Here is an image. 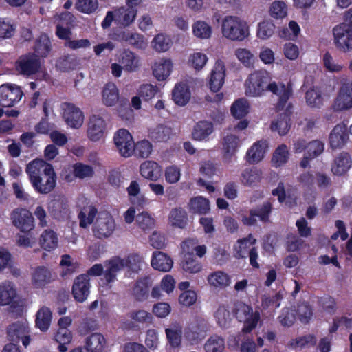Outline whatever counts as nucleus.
I'll return each instance as SVG.
<instances>
[{
    "label": "nucleus",
    "instance_id": "nucleus-1",
    "mask_svg": "<svg viewBox=\"0 0 352 352\" xmlns=\"http://www.w3.org/2000/svg\"><path fill=\"white\" fill-rule=\"evenodd\" d=\"M25 172L34 190L41 194L52 192L56 184L53 166L43 160L36 159L26 166Z\"/></svg>",
    "mask_w": 352,
    "mask_h": 352
},
{
    "label": "nucleus",
    "instance_id": "nucleus-2",
    "mask_svg": "<svg viewBox=\"0 0 352 352\" xmlns=\"http://www.w3.org/2000/svg\"><path fill=\"white\" fill-rule=\"evenodd\" d=\"M221 34L226 38L232 41H243L250 35L248 23L237 16H225L221 22Z\"/></svg>",
    "mask_w": 352,
    "mask_h": 352
},
{
    "label": "nucleus",
    "instance_id": "nucleus-3",
    "mask_svg": "<svg viewBox=\"0 0 352 352\" xmlns=\"http://www.w3.org/2000/svg\"><path fill=\"white\" fill-rule=\"evenodd\" d=\"M270 74L265 71H256L249 75L245 82V95L250 97H260L267 90Z\"/></svg>",
    "mask_w": 352,
    "mask_h": 352
},
{
    "label": "nucleus",
    "instance_id": "nucleus-4",
    "mask_svg": "<svg viewBox=\"0 0 352 352\" xmlns=\"http://www.w3.org/2000/svg\"><path fill=\"white\" fill-rule=\"evenodd\" d=\"M235 314L239 320L243 322L242 331L245 333L255 329L261 318L259 312L254 311L250 306L243 302L236 304Z\"/></svg>",
    "mask_w": 352,
    "mask_h": 352
},
{
    "label": "nucleus",
    "instance_id": "nucleus-5",
    "mask_svg": "<svg viewBox=\"0 0 352 352\" xmlns=\"http://www.w3.org/2000/svg\"><path fill=\"white\" fill-rule=\"evenodd\" d=\"M333 42L342 52L352 50V29L345 23H340L333 28Z\"/></svg>",
    "mask_w": 352,
    "mask_h": 352
},
{
    "label": "nucleus",
    "instance_id": "nucleus-6",
    "mask_svg": "<svg viewBox=\"0 0 352 352\" xmlns=\"http://www.w3.org/2000/svg\"><path fill=\"white\" fill-rule=\"evenodd\" d=\"M206 331V320L201 317L195 316L190 319L186 328L184 336L191 344H195L204 338Z\"/></svg>",
    "mask_w": 352,
    "mask_h": 352
},
{
    "label": "nucleus",
    "instance_id": "nucleus-7",
    "mask_svg": "<svg viewBox=\"0 0 352 352\" xmlns=\"http://www.w3.org/2000/svg\"><path fill=\"white\" fill-rule=\"evenodd\" d=\"M116 228L113 217L109 213H101L93 226V234L98 239L107 238L112 235Z\"/></svg>",
    "mask_w": 352,
    "mask_h": 352
},
{
    "label": "nucleus",
    "instance_id": "nucleus-8",
    "mask_svg": "<svg viewBox=\"0 0 352 352\" xmlns=\"http://www.w3.org/2000/svg\"><path fill=\"white\" fill-rule=\"evenodd\" d=\"M332 107L336 111L352 108V81L345 80L342 82Z\"/></svg>",
    "mask_w": 352,
    "mask_h": 352
},
{
    "label": "nucleus",
    "instance_id": "nucleus-9",
    "mask_svg": "<svg viewBox=\"0 0 352 352\" xmlns=\"http://www.w3.org/2000/svg\"><path fill=\"white\" fill-rule=\"evenodd\" d=\"M30 328L26 320L17 321L10 325L8 335L10 340L14 342L22 341L23 344L27 346L30 342Z\"/></svg>",
    "mask_w": 352,
    "mask_h": 352
},
{
    "label": "nucleus",
    "instance_id": "nucleus-10",
    "mask_svg": "<svg viewBox=\"0 0 352 352\" xmlns=\"http://www.w3.org/2000/svg\"><path fill=\"white\" fill-rule=\"evenodd\" d=\"M40 67V61L35 54L28 53L21 56L15 63L16 71L24 76L36 73Z\"/></svg>",
    "mask_w": 352,
    "mask_h": 352
},
{
    "label": "nucleus",
    "instance_id": "nucleus-11",
    "mask_svg": "<svg viewBox=\"0 0 352 352\" xmlns=\"http://www.w3.org/2000/svg\"><path fill=\"white\" fill-rule=\"evenodd\" d=\"M63 118L68 126L79 129L83 124L84 115L76 105L69 102L62 104Z\"/></svg>",
    "mask_w": 352,
    "mask_h": 352
},
{
    "label": "nucleus",
    "instance_id": "nucleus-12",
    "mask_svg": "<svg viewBox=\"0 0 352 352\" xmlns=\"http://www.w3.org/2000/svg\"><path fill=\"white\" fill-rule=\"evenodd\" d=\"M13 225L22 232H29L34 227V220L32 213L24 208H16L11 214Z\"/></svg>",
    "mask_w": 352,
    "mask_h": 352
},
{
    "label": "nucleus",
    "instance_id": "nucleus-13",
    "mask_svg": "<svg viewBox=\"0 0 352 352\" xmlns=\"http://www.w3.org/2000/svg\"><path fill=\"white\" fill-rule=\"evenodd\" d=\"M114 142L122 156L129 157L133 153L134 142L127 130L123 129L118 130L114 135Z\"/></svg>",
    "mask_w": 352,
    "mask_h": 352
},
{
    "label": "nucleus",
    "instance_id": "nucleus-14",
    "mask_svg": "<svg viewBox=\"0 0 352 352\" xmlns=\"http://www.w3.org/2000/svg\"><path fill=\"white\" fill-rule=\"evenodd\" d=\"M78 206L80 208L78 213L79 226L80 228H87L93 223L98 213L97 209L92 204H89L87 199L79 198Z\"/></svg>",
    "mask_w": 352,
    "mask_h": 352
},
{
    "label": "nucleus",
    "instance_id": "nucleus-15",
    "mask_svg": "<svg viewBox=\"0 0 352 352\" xmlns=\"http://www.w3.org/2000/svg\"><path fill=\"white\" fill-rule=\"evenodd\" d=\"M23 92L20 87L12 85H2L0 87V104L3 107H12L22 98Z\"/></svg>",
    "mask_w": 352,
    "mask_h": 352
},
{
    "label": "nucleus",
    "instance_id": "nucleus-16",
    "mask_svg": "<svg viewBox=\"0 0 352 352\" xmlns=\"http://www.w3.org/2000/svg\"><path fill=\"white\" fill-rule=\"evenodd\" d=\"M278 98V107H283L292 96L293 90L291 83L285 85L282 82L270 80L267 90Z\"/></svg>",
    "mask_w": 352,
    "mask_h": 352
},
{
    "label": "nucleus",
    "instance_id": "nucleus-17",
    "mask_svg": "<svg viewBox=\"0 0 352 352\" xmlns=\"http://www.w3.org/2000/svg\"><path fill=\"white\" fill-rule=\"evenodd\" d=\"M106 129L104 120L96 115L91 116L87 123V137L92 142L100 141L104 136Z\"/></svg>",
    "mask_w": 352,
    "mask_h": 352
},
{
    "label": "nucleus",
    "instance_id": "nucleus-18",
    "mask_svg": "<svg viewBox=\"0 0 352 352\" xmlns=\"http://www.w3.org/2000/svg\"><path fill=\"white\" fill-rule=\"evenodd\" d=\"M17 293L14 285L9 281L0 284V305L4 306L11 303H17V312L22 311L23 303L16 301Z\"/></svg>",
    "mask_w": 352,
    "mask_h": 352
},
{
    "label": "nucleus",
    "instance_id": "nucleus-19",
    "mask_svg": "<svg viewBox=\"0 0 352 352\" xmlns=\"http://www.w3.org/2000/svg\"><path fill=\"white\" fill-rule=\"evenodd\" d=\"M72 295L80 302L87 300L90 292V283L88 275L81 274L77 276L73 283Z\"/></svg>",
    "mask_w": 352,
    "mask_h": 352
},
{
    "label": "nucleus",
    "instance_id": "nucleus-20",
    "mask_svg": "<svg viewBox=\"0 0 352 352\" xmlns=\"http://www.w3.org/2000/svg\"><path fill=\"white\" fill-rule=\"evenodd\" d=\"M226 68L223 60H217L210 75L209 86L212 91H218L222 87L226 77Z\"/></svg>",
    "mask_w": 352,
    "mask_h": 352
},
{
    "label": "nucleus",
    "instance_id": "nucleus-21",
    "mask_svg": "<svg viewBox=\"0 0 352 352\" xmlns=\"http://www.w3.org/2000/svg\"><path fill=\"white\" fill-rule=\"evenodd\" d=\"M239 138L234 134L226 135L222 142L223 157L226 163H230L240 147Z\"/></svg>",
    "mask_w": 352,
    "mask_h": 352
},
{
    "label": "nucleus",
    "instance_id": "nucleus-22",
    "mask_svg": "<svg viewBox=\"0 0 352 352\" xmlns=\"http://www.w3.org/2000/svg\"><path fill=\"white\" fill-rule=\"evenodd\" d=\"M117 60L129 72L137 71L140 66V58L129 50H123L117 55Z\"/></svg>",
    "mask_w": 352,
    "mask_h": 352
},
{
    "label": "nucleus",
    "instance_id": "nucleus-23",
    "mask_svg": "<svg viewBox=\"0 0 352 352\" xmlns=\"http://www.w3.org/2000/svg\"><path fill=\"white\" fill-rule=\"evenodd\" d=\"M118 41L125 42L128 45L140 50L146 48L148 43L145 37L140 33L129 30H123L117 34Z\"/></svg>",
    "mask_w": 352,
    "mask_h": 352
},
{
    "label": "nucleus",
    "instance_id": "nucleus-24",
    "mask_svg": "<svg viewBox=\"0 0 352 352\" xmlns=\"http://www.w3.org/2000/svg\"><path fill=\"white\" fill-rule=\"evenodd\" d=\"M352 160L349 153L342 152L338 154L333 160L331 171L336 176H344L351 169Z\"/></svg>",
    "mask_w": 352,
    "mask_h": 352
},
{
    "label": "nucleus",
    "instance_id": "nucleus-25",
    "mask_svg": "<svg viewBox=\"0 0 352 352\" xmlns=\"http://www.w3.org/2000/svg\"><path fill=\"white\" fill-rule=\"evenodd\" d=\"M153 284L151 277L145 276L135 281L132 290L133 297L139 302H143L148 299L149 289Z\"/></svg>",
    "mask_w": 352,
    "mask_h": 352
},
{
    "label": "nucleus",
    "instance_id": "nucleus-26",
    "mask_svg": "<svg viewBox=\"0 0 352 352\" xmlns=\"http://www.w3.org/2000/svg\"><path fill=\"white\" fill-rule=\"evenodd\" d=\"M268 144L266 140H259L248 150L246 160L250 164H257L265 157Z\"/></svg>",
    "mask_w": 352,
    "mask_h": 352
},
{
    "label": "nucleus",
    "instance_id": "nucleus-27",
    "mask_svg": "<svg viewBox=\"0 0 352 352\" xmlns=\"http://www.w3.org/2000/svg\"><path fill=\"white\" fill-rule=\"evenodd\" d=\"M124 268L122 258L113 257L104 263V278L107 283L116 279L117 274Z\"/></svg>",
    "mask_w": 352,
    "mask_h": 352
},
{
    "label": "nucleus",
    "instance_id": "nucleus-28",
    "mask_svg": "<svg viewBox=\"0 0 352 352\" xmlns=\"http://www.w3.org/2000/svg\"><path fill=\"white\" fill-rule=\"evenodd\" d=\"M151 265L156 270L167 272L173 268V261L166 253L155 251L153 253Z\"/></svg>",
    "mask_w": 352,
    "mask_h": 352
},
{
    "label": "nucleus",
    "instance_id": "nucleus-29",
    "mask_svg": "<svg viewBox=\"0 0 352 352\" xmlns=\"http://www.w3.org/2000/svg\"><path fill=\"white\" fill-rule=\"evenodd\" d=\"M115 13L117 24L122 27H129L134 22L138 10L129 7H120L115 10Z\"/></svg>",
    "mask_w": 352,
    "mask_h": 352
},
{
    "label": "nucleus",
    "instance_id": "nucleus-30",
    "mask_svg": "<svg viewBox=\"0 0 352 352\" xmlns=\"http://www.w3.org/2000/svg\"><path fill=\"white\" fill-rule=\"evenodd\" d=\"M262 177L263 173L258 168H245L241 174L240 182L245 186L254 187L260 183Z\"/></svg>",
    "mask_w": 352,
    "mask_h": 352
},
{
    "label": "nucleus",
    "instance_id": "nucleus-31",
    "mask_svg": "<svg viewBox=\"0 0 352 352\" xmlns=\"http://www.w3.org/2000/svg\"><path fill=\"white\" fill-rule=\"evenodd\" d=\"M348 140L345 125L337 124L329 135V144L333 148L342 147Z\"/></svg>",
    "mask_w": 352,
    "mask_h": 352
},
{
    "label": "nucleus",
    "instance_id": "nucleus-32",
    "mask_svg": "<svg viewBox=\"0 0 352 352\" xmlns=\"http://www.w3.org/2000/svg\"><path fill=\"white\" fill-rule=\"evenodd\" d=\"M173 64L168 58H160L153 66V74L157 80H164L172 72Z\"/></svg>",
    "mask_w": 352,
    "mask_h": 352
},
{
    "label": "nucleus",
    "instance_id": "nucleus-33",
    "mask_svg": "<svg viewBox=\"0 0 352 352\" xmlns=\"http://www.w3.org/2000/svg\"><path fill=\"white\" fill-rule=\"evenodd\" d=\"M120 98L117 86L113 82L107 83L102 91V102L107 107L115 106Z\"/></svg>",
    "mask_w": 352,
    "mask_h": 352
},
{
    "label": "nucleus",
    "instance_id": "nucleus-34",
    "mask_svg": "<svg viewBox=\"0 0 352 352\" xmlns=\"http://www.w3.org/2000/svg\"><path fill=\"white\" fill-rule=\"evenodd\" d=\"M172 96L173 100L177 104L184 106L189 102L191 93L186 83L180 82L175 85L172 91Z\"/></svg>",
    "mask_w": 352,
    "mask_h": 352
},
{
    "label": "nucleus",
    "instance_id": "nucleus-35",
    "mask_svg": "<svg viewBox=\"0 0 352 352\" xmlns=\"http://www.w3.org/2000/svg\"><path fill=\"white\" fill-rule=\"evenodd\" d=\"M141 175L149 180L157 181L162 175V168L156 163L152 161L144 162L140 166Z\"/></svg>",
    "mask_w": 352,
    "mask_h": 352
},
{
    "label": "nucleus",
    "instance_id": "nucleus-36",
    "mask_svg": "<svg viewBox=\"0 0 352 352\" xmlns=\"http://www.w3.org/2000/svg\"><path fill=\"white\" fill-rule=\"evenodd\" d=\"M106 344L105 338L99 333H92L86 339V348L89 352H102Z\"/></svg>",
    "mask_w": 352,
    "mask_h": 352
},
{
    "label": "nucleus",
    "instance_id": "nucleus-37",
    "mask_svg": "<svg viewBox=\"0 0 352 352\" xmlns=\"http://www.w3.org/2000/svg\"><path fill=\"white\" fill-rule=\"evenodd\" d=\"M168 221L173 227L184 228L188 222L187 213L182 208H173L169 213Z\"/></svg>",
    "mask_w": 352,
    "mask_h": 352
},
{
    "label": "nucleus",
    "instance_id": "nucleus-38",
    "mask_svg": "<svg viewBox=\"0 0 352 352\" xmlns=\"http://www.w3.org/2000/svg\"><path fill=\"white\" fill-rule=\"evenodd\" d=\"M8 268L14 276H19L20 270L14 262L11 254L6 249L0 248V272Z\"/></svg>",
    "mask_w": 352,
    "mask_h": 352
},
{
    "label": "nucleus",
    "instance_id": "nucleus-39",
    "mask_svg": "<svg viewBox=\"0 0 352 352\" xmlns=\"http://www.w3.org/2000/svg\"><path fill=\"white\" fill-rule=\"evenodd\" d=\"M32 280L35 287H42L51 282L52 273L45 267H38L32 273Z\"/></svg>",
    "mask_w": 352,
    "mask_h": 352
},
{
    "label": "nucleus",
    "instance_id": "nucleus-40",
    "mask_svg": "<svg viewBox=\"0 0 352 352\" xmlns=\"http://www.w3.org/2000/svg\"><path fill=\"white\" fill-rule=\"evenodd\" d=\"M209 285L215 288L223 289L230 285L229 275L222 271H216L208 275L207 278Z\"/></svg>",
    "mask_w": 352,
    "mask_h": 352
},
{
    "label": "nucleus",
    "instance_id": "nucleus-41",
    "mask_svg": "<svg viewBox=\"0 0 352 352\" xmlns=\"http://www.w3.org/2000/svg\"><path fill=\"white\" fill-rule=\"evenodd\" d=\"M52 314L47 307H42L36 315V326L42 331H46L51 324Z\"/></svg>",
    "mask_w": 352,
    "mask_h": 352
},
{
    "label": "nucleus",
    "instance_id": "nucleus-42",
    "mask_svg": "<svg viewBox=\"0 0 352 352\" xmlns=\"http://www.w3.org/2000/svg\"><path fill=\"white\" fill-rule=\"evenodd\" d=\"M39 243L44 250L51 251L58 246V239L52 230H45L41 234Z\"/></svg>",
    "mask_w": 352,
    "mask_h": 352
},
{
    "label": "nucleus",
    "instance_id": "nucleus-43",
    "mask_svg": "<svg viewBox=\"0 0 352 352\" xmlns=\"http://www.w3.org/2000/svg\"><path fill=\"white\" fill-rule=\"evenodd\" d=\"M172 45L171 38L163 33L155 35L151 41L152 48L159 53L167 52Z\"/></svg>",
    "mask_w": 352,
    "mask_h": 352
},
{
    "label": "nucleus",
    "instance_id": "nucleus-44",
    "mask_svg": "<svg viewBox=\"0 0 352 352\" xmlns=\"http://www.w3.org/2000/svg\"><path fill=\"white\" fill-rule=\"evenodd\" d=\"M188 206L191 212L199 214H206L210 210L209 201L201 196L192 198L189 201Z\"/></svg>",
    "mask_w": 352,
    "mask_h": 352
},
{
    "label": "nucleus",
    "instance_id": "nucleus-45",
    "mask_svg": "<svg viewBox=\"0 0 352 352\" xmlns=\"http://www.w3.org/2000/svg\"><path fill=\"white\" fill-rule=\"evenodd\" d=\"M213 132V126L211 122L201 121L198 122L192 131V135L195 140H206Z\"/></svg>",
    "mask_w": 352,
    "mask_h": 352
},
{
    "label": "nucleus",
    "instance_id": "nucleus-46",
    "mask_svg": "<svg viewBox=\"0 0 352 352\" xmlns=\"http://www.w3.org/2000/svg\"><path fill=\"white\" fill-rule=\"evenodd\" d=\"M124 268L126 267L129 271L138 273L141 270L144 264V258L140 254L133 253L127 257L122 258Z\"/></svg>",
    "mask_w": 352,
    "mask_h": 352
},
{
    "label": "nucleus",
    "instance_id": "nucleus-47",
    "mask_svg": "<svg viewBox=\"0 0 352 352\" xmlns=\"http://www.w3.org/2000/svg\"><path fill=\"white\" fill-rule=\"evenodd\" d=\"M51 50V42L49 37L45 34H41L36 41L34 52L36 58L38 56L45 57Z\"/></svg>",
    "mask_w": 352,
    "mask_h": 352
},
{
    "label": "nucleus",
    "instance_id": "nucleus-48",
    "mask_svg": "<svg viewBox=\"0 0 352 352\" xmlns=\"http://www.w3.org/2000/svg\"><path fill=\"white\" fill-rule=\"evenodd\" d=\"M256 239L250 234L247 238L238 240L236 245L234 246L236 252L235 256L237 258H245L249 253L250 247L254 245Z\"/></svg>",
    "mask_w": 352,
    "mask_h": 352
},
{
    "label": "nucleus",
    "instance_id": "nucleus-49",
    "mask_svg": "<svg viewBox=\"0 0 352 352\" xmlns=\"http://www.w3.org/2000/svg\"><path fill=\"white\" fill-rule=\"evenodd\" d=\"M192 28L194 36L197 38L207 39L211 36L212 28L204 21H195L192 24Z\"/></svg>",
    "mask_w": 352,
    "mask_h": 352
},
{
    "label": "nucleus",
    "instance_id": "nucleus-50",
    "mask_svg": "<svg viewBox=\"0 0 352 352\" xmlns=\"http://www.w3.org/2000/svg\"><path fill=\"white\" fill-rule=\"evenodd\" d=\"M289 157V153L285 144H281L274 152L272 163L275 167H280L286 164Z\"/></svg>",
    "mask_w": 352,
    "mask_h": 352
},
{
    "label": "nucleus",
    "instance_id": "nucleus-51",
    "mask_svg": "<svg viewBox=\"0 0 352 352\" xmlns=\"http://www.w3.org/2000/svg\"><path fill=\"white\" fill-rule=\"evenodd\" d=\"M55 340L59 343L58 349L60 352L67 351L66 344L71 342L72 335L71 331L67 328H58L57 332L54 335Z\"/></svg>",
    "mask_w": 352,
    "mask_h": 352
},
{
    "label": "nucleus",
    "instance_id": "nucleus-52",
    "mask_svg": "<svg viewBox=\"0 0 352 352\" xmlns=\"http://www.w3.org/2000/svg\"><path fill=\"white\" fill-rule=\"evenodd\" d=\"M234 55L238 60L244 66L248 67L253 66L255 61V56L250 50L243 47L237 48L234 51Z\"/></svg>",
    "mask_w": 352,
    "mask_h": 352
},
{
    "label": "nucleus",
    "instance_id": "nucleus-53",
    "mask_svg": "<svg viewBox=\"0 0 352 352\" xmlns=\"http://www.w3.org/2000/svg\"><path fill=\"white\" fill-rule=\"evenodd\" d=\"M166 338L173 348L180 346L182 343V327L179 325L165 329Z\"/></svg>",
    "mask_w": 352,
    "mask_h": 352
},
{
    "label": "nucleus",
    "instance_id": "nucleus-54",
    "mask_svg": "<svg viewBox=\"0 0 352 352\" xmlns=\"http://www.w3.org/2000/svg\"><path fill=\"white\" fill-rule=\"evenodd\" d=\"M172 135V129L162 124L157 126L150 133L151 138L158 142L166 141Z\"/></svg>",
    "mask_w": 352,
    "mask_h": 352
},
{
    "label": "nucleus",
    "instance_id": "nucleus-55",
    "mask_svg": "<svg viewBox=\"0 0 352 352\" xmlns=\"http://www.w3.org/2000/svg\"><path fill=\"white\" fill-rule=\"evenodd\" d=\"M79 65V60L74 55H67L60 57L56 62V67L62 71H69L76 69Z\"/></svg>",
    "mask_w": 352,
    "mask_h": 352
},
{
    "label": "nucleus",
    "instance_id": "nucleus-56",
    "mask_svg": "<svg viewBox=\"0 0 352 352\" xmlns=\"http://www.w3.org/2000/svg\"><path fill=\"white\" fill-rule=\"evenodd\" d=\"M275 25L270 21H263L258 23L256 36L261 40H267L272 36Z\"/></svg>",
    "mask_w": 352,
    "mask_h": 352
},
{
    "label": "nucleus",
    "instance_id": "nucleus-57",
    "mask_svg": "<svg viewBox=\"0 0 352 352\" xmlns=\"http://www.w3.org/2000/svg\"><path fill=\"white\" fill-rule=\"evenodd\" d=\"M249 107L248 101L245 98H240L233 103L231 112L236 118H241L248 114Z\"/></svg>",
    "mask_w": 352,
    "mask_h": 352
},
{
    "label": "nucleus",
    "instance_id": "nucleus-58",
    "mask_svg": "<svg viewBox=\"0 0 352 352\" xmlns=\"http://www.w3.org/2000/svg\"><path fill=\"white\" fill-rule=\"evenodd\" d=\"M289 119L287 115H281L277 120L273 122L271 124V129L273 131H277L279 135H284L287 133L289 129Z\"/></svg>",
    "mask_w": 352,
    "mask_h": 352
},
{
    "label": "nucleus",
    "instance_id": "nucleus-59",
    "mask_svg": "<svg viewBox=\"0 0 352 352\" xmlns=\"http://www.w3.org/2000/svg\"><path fill=\"white\" fill-rule=\"evenodd\" d=\"M300 32L298 24L294 21H291L287 28H284L279 32V36L287 40H295Z\"/></svg>",
    "mask_w": 352,
    "mask_h": 352
},
{
    "label": "nucleus",
    "instance_id": "nucleus-60",
    "mask_svg": "<svg viewBox=\"0 0 352 352\" xmlns=\"http://www.w3.org/2000/svg\"><path fill=\"white\" fill-rule=\"evenodd\" d=\"M269 13L274 19H283L287 14V6L284 1H275L271 4Z\"/></svg>",
    "mask_w": 352,
    "mask_h": 352
},
{
    "label": "nucleus",
    "instance_id": "nucleus-61",
    "mask_svg": "<svg viewBox=\"0 0 352 352\" xmlns=\"http://www.w3.org/2000/svg\"><path fill=\"white\" fill-rule=\"evenodd\" d=\"M182 267L185 272L190 274L198 273L202 269L201 264L193 256H184Z\"/></svg>",
    "mask_w": 352,
    "mask_h": 352
},
{
    "label": "nucleus",
    "instance_id": "nucleus-62",
    "mask_svg": "<svg viewBox=\"0 0 352 352\" xmlns=\"http://www.w3.org/2000/svg\"><path fill=\"white\" fill-rule=\"evenodd\" d=\"M135 222L138 226L144 231L153 229L155 226L154 219L147 212L138 214Z\"/></svg>",
    "mask_w": 352,
    "mask_h": 352
},
{
    "label": "nucleus",
    "instance_id": "nucleus-63",
    "mask_svg": "<svg viewBox=\"0 0 352 352\" xmlns=\"http://www.w3.org/2000/svg\"><path fill=\"white\" fill-rule=\"evenodd\" d=\"M307 104L313 108H319L322 105L323 99L320 92L316 89H310L305 96Z\"/></svg>",
    "mask_w": 352,
    "mask_h": 352
},
{
    "label": "nucleus",
    "instance_id": "nucleus-64",
    "mask_svg": "<svg viewBox=\"0 0 352 352\" xmlns=\"http://www.w3.org/2000/svg\"><path fill=\"white\" fill-rule=\"evenodd\" d=\"M204 349L206 352H223L224 340L221 337L213 336L206 341Z\"/></svg>",
    "mask_w": 352,
    "mask_h": 352
}]
</instances>
